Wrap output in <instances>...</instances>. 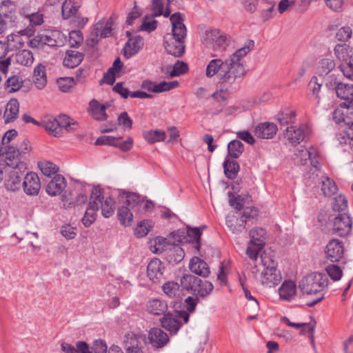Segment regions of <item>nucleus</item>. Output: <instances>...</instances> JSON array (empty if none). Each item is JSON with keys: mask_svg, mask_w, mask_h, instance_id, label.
Here are the masks:
<instances>
[{"mask_svg": "<svg viewBox=\"0 0 353 353\" xmlns=\"http://www.w3.org/2000/svg\"><path fill=\"white\" fill-rule=\"evenodd\" d=\"M143 137L148 143L152 144L164 141L166 134L164 131L159 130H148L143 132Z\"/></svg>", "mask_w": 353, "mask_h": 353, "instance_id": "nucleus-45", "label": "nucleus"}, {"mask_svg": "<svg viewBox=\"0 0 353 353\" xmlns=\"http://www.w3.org/2000/svg\"><path fill=\"white\" fill-rule=\"evenodd\" d=\"M96 145H109L119 148L123 151L130 150L133 145V141L131 138H128L125 141L118 143V140L114 137L109 136H102L99 137L96 142Z\"/></svg>", "mask_w": 353, "mask_h": 353, "instance_id": "nucleus-21", "label": "nucleus"}, {"mask_svg": "<svg viewBox=\"0 0 353 353\" xmlns=\"http://www.w3.org/2000/svg\"><path fill=\"white\" fill-rule=\"evenodd\" d=\"M83 54L76 50H68L63 59V65L69 68L78 66L83 59Z\"/></svg>", "mask_w": 353, "mask_h": 353, "instance_id": "nucleus-36", "label": "nucleus"}, {"mask_svg": "<svg viewBox=\"0 0 353 353\" xmlns=\"http://www.w3.org/2000/svg\"><path fill=\"white\" fill-rule=\"evenodd\" d=\"M263 245H258L257 243L250 241L248 243L245 254L252 261H256L259 254V252L263 248Z\"/></svg>", "mask_w": 353, "mask_h": 353, "instance_id": "nucleus-58", "label": "nucleus"}, {"mask_svg": "<svg viewBox=\"0 0 353 353\" xmlns=\"http://www.w3.org/2000/svg\"><path fill=\"white\" fill-rule=\"evenodd\" d=\"M168 4L169 3H168L165 10L163 11V0H152L151 10L152 12V17H159L161 15H163L165 17H168L169 16L171 17V10L168 7Z\"/></svg>", "mask_w": 353, "mask_h": 353, "instance_id": "nucleus-44", "label": "nucleus"}, {"mask_svg": "<svg viewBox=\"0 0 353 353\" xmlns=\"http://www.w3.org/2000/svg\"><path fill=\"white\" fill-rule=\"evenodd\" d=\"M281 321L290 327H293L296 329L301 330V333H304L305 332H307L310 334H312L314 332V325H311L310 323H292L291 322L288 318L283 316L281 319Z\"/></svg>", "mask_w": 353, "mask_h": 353, "instance_id": "nucleus-56", "label": "nucleus"}, {"mask_svg": "<svg viewBox=\"0 0 353 353\" xmlns=\"http://www.w3.org/2000/svg\"><path fill=\"white\" fill-rule=\"evenodd\" d=\"M316 176L319 186L324 196H331L337 192L338 187L333 179L324 175L319 177V175L316 174Z\"/></svg>", "mask_w": 353, "mask_h": 353, "instance_id": "nucleus-24", "label": "nucleus"}, {"mask_svg": "<svg viewBox=\"0 0 353 353\" xmlns=\"http://www.w3.org/2000/svg\"><path fill=\"white\" fill-rule=\"evenodd\" d=\"M336 58L342 63L348 62L350 59V46L345 43L337 44L334 49Z\"/></svg>", "mask_w": 353, "mask_h": 353, "instance_id": "nucleus-51", "label": "nucleus"}, {"mask_svg": "<svg viewBox=\"0 0 353 353\" xmlns=\"http://www.w3.org/2000/svg\"><path fill=\"white\" fill-rule=\"evenodd\" d=\"M190 270L199 276L207 277L210 274L208 265L199 257H193L190 262Z\"/></svg>", "mask_w": 353, "mask_h": 353, "instance_id": "nucleus-31", "label": "nucleus"}, {"mask_svg": "<svg viewBox=\"0 0 353 353\" xmlns=\"http://www.w3.org/2000/svg\"><path fill=\"white\" fill-rule=\"evenodd\" d=\"M183 238H185L184 232L180 230L172 232L168 239L157 236L154 239L153 243H152L150 250L157 254L168 252L173 240H176L177 242H181Z\"/></svg>", "mask_w": 353, "mask_h": 353, "instance_id": "nucleus-8", "label": "nucleus"}, {"mask_svg": "<svg viewBox=\"0 0 353 353\" xmlns=\"http://www.w3.org/2000/svg\"><path fill=\"white\" fill-rule=\"evenodd\" d=\"M198 283V286L194 289V294L201 297H205L212 292L213 290V285L212 283L208 281H202L201 279L200 282Z\"/></svg>", "mask_w": 353, "mask_h": 353, "instance_id": "nucleus-54", "label": "nucleus"}, {"mask_svg": "<svg viewBox=\"0 0 353 353\" xmlns=\"http://www.w3.org/2000/svg\"><path fill=\"white\" fill-rule=\"evenodd\" d=\"M165 267L157 258L152 259L147 266V275L153 282L159 281L163 276Z\"/></svg>", "mask_w": 353, "mask_h": 353, "instance_id": "nucleus-16", "label": "nucleus"}, {"mask_svg": "<svg viewBox=\"0 0 353 353\" xmlns=\"http://www.w3.org/2000/svg\"><path fill=\"white\" fill-rule=\"evenodd\" d=\"M4 168L6 169L5 172L8 173V176L5 179L6 189L12 192L19 190L22 185L21 178L25 171L19 170L15 168L8 170L6 168Z\"/></svg>", "mask_w": 353, "mask_h": 353, "instance_id": "nucleus-14", "label": "nucleus"}, {"mask_svg": "<svg viewBox=\"0 0 353 353\" xmlns=\"http://www.w3.org/2000/svg\"><path fill=\"white\" fill-rule=\"evenodd\" d=\"M336 63L331 58H323L319 60L316 65L317 75L323 79V82L329 88L336 85Z\"/></svg>", "mask_w": 353, "mask_h": 353, "instance_id": "nucleus-5", "label": "nucleus"}, {"mask_svg": "<svg viewBox=\"0 0 353 353\" xmlns=\"http://www.w3.org/2000/svg\"><path fill=\"white\" fill-rule=\"evenodd\" d=\"M57 121L59 124V126L61 127V134H62L63 128L68 132H72L76 130L79 125L75 121L65 114L60 115Z\"/></svg>", "mask_w": 353, "mask_h": 353, "instance_id": "nucleus-48", "label": "nucleus"}, {"mask_svg": "<svg viewBox=\"0 0 353 353\" xmlns=\"http://www.w3.org/2000/svg\"><path fill=\"white\" fill-rule=\"evenodd\" d=\"M14 59L17 63L24 66H30L34 62L33 54L29 50L18 51L15 54Z\"/></svg>", "mask_w": 353, "mask_h": 353, "instance_id": "nucleus-42", "label": "nucleus"}, {"mask_svg": "<svg viewBox=\"0 0 353 353\" xmlns=\"http://www.w3.org/2000/svg\"><path fill=\"white\" fill-rule=\"evenodd\" d=\"M226 225L232 233L239 234L245 228V219H241L238 212L229 214L226 216Z\"/></svg>", "mask_w": 353, "mask_h": 353, "instance_id": "nucleus-23", "label": "nucleus"}, {"mask_svg": "<svg viewBox=\"0 0 353 353\" xmlns=\"http://www.w3.org/2000/svg\"><path fill=\"white\" fill-rule=\"evenodd\" d=\"M30 46L33 48H40L44 45L49 46H56L57 41L55 39V32L52 31H45L37 34L30 41Z\"/></svg>", "mask_w": 353, "mask_h": 353, "instance_id": "nucleus-17", "label": "nucleus"}, {"mask_svg": "<svg viewBox=\"0 0 353 353\" xmlns=\"http://www.w3.org/2000/svg\"><path fill=\"white\" fill-rule=\"evenodd\" d=\"M142 336L134 334L132 332H128L125 336L124 344L126 350L134 348H139V344Z\"/></svg>", "mask_w": 353, "mask_h": 353, "instance_id": "nucleus-55", "label": "nucleus"}, {"mask_svg": "<svg viewBox=\"0 0 353 353\" xmlns=\"http://www.w3.org/2000/svg\"><path fill=\"white\" fill-rule=\"evenodd\" d=\"M94 196H99L97 200L98 210L101 209V214L105 218L112 216L115 209V201L111 196L105 197L101 188H95L92 190L90 198L93 200Z\"/></svg>", "mask_w": 353, "mask_h": 353, "instance_id": "nucleus-7", "label": "nucleus"}, {"mask_svg": "<svg viewBox=\"0 0 353 353\" xmlns=\"http://www.w3.org/2000/svg\"><path fill=\"white\" fill-rule=\"evenodd\" d=\"M325 255L331 262H339L344 255L343 243L336 239H331L325 246Z\"/></svg>", "mask_w": 353, "mask_h": 353, "instance_id": "nucleus-9", "label": "nucleus"}, {"mask_svg": "<svg viewBox=\"0 0 353 353\" xmlns=\"http://www.w3.org/2000/svg\"><path fill=\"white\" fill-rule=\"evenodd\" d=\"M339 68L345 77L353 80V53L350 55L348 62L341 63Z\"/></svg>", "mask_w": 353, "mask_h": 353, "instance_id": "nucleus-61", "label": "nucleus"}, {"mask_svg": "<svg viewBox=\"0 0 353 353\" xmlns=\"http://www.w3.org/2000/svg\"><path fill=\"white\" fill-rule=\"evenodd\" d=\"M172 23V33L164 37L165 48L168 53L175 57H181L185 52L184 40L187 29L180 12H175L170 17Z\"/></svg>", "mask_w": 353, "mask_h": 353, "instance_id": "nucleus-2", "label": "nucleus"}, {"mask_svg": "<svg viewBox=\"0 0 353 353\" xmlns=\"http://www.w3.org/2000/svg\"><path fill=\"white\" fill-rule=\"evenodd\" d=\"M38 165L41 172L48 177L56 174L59 170V168L50 161L39 162Z\"/></svg>", "mask_w": 353, "mask_h": 353, "instance_id": "nucleus-59", "label": "nucleus"}, {"mask_svg": "<svg viewBox=\"0 0 353 353\" xmlns=\"http://www.w3.org/2000/svg\"><path fill=\"white\" fill-rule=\"evenodd\" d=\"M176 241L173 240L167 252V257L170 263H178L183 260L185 256L183 249L179 244L175 243Z\"/></svg>", "mask_w": 353, "mask_h": 353, "instance_id": "nucleus-34", "label": "nucleus"}, {"mask_svg": "<svg viewBox=\"0 0 353 353\" xmlns=\"http://www.w3.org/2000/svg\"><path fill=\"white\" fill-rule=\"evenodd\" d=\"M67 182L64 176L61 174H56L46 186V192L50 196L60 194L65 188Z\"/></svg>", "mask_w": 353, "mask_h": 353, "instance_id": "nucleus-22", "label": "nucleus"}, {"mask_svg": "<svg viewBox=\"0 0 353 353\" xmlns=\"http://www.w3.org/2000/svg\"><path fill=\"white\" fill-rule=\"evenodd\" d=\"M277 126L274 123L265 122L259 123L254 129V134L261 139H271L276 133Z\"/></svg>", "mask_w": 353, "mask_h": 353, "instance_id": "nucleus-25", "label": "nucleus"}, {"mask_svg": "<svg viewBox=\"0 0 353 353\" xmlns=\"http://www.w3.org/2000/svg\"><path fill=\"white\" fill-rule=\"evenodd\" d=\"M108 105L100 104L97 100L92 99L90 102V109L92 117L98 121H104L108 116L105 110Z\"/></svg>", "mask_w": 353, "mask_h": 353, "instance_id": "nucleus-37", "label": "nucleus"}, {"mask_svg": "<svg viewBox=\"0 0 353 353\" xmlns=\"http://www.w3.org/2000/svg\"><path fill=\"white\" fill-rule=\"evenodd\" d=\"M163 292L171 298H174L180 295V285L178 283L168 281L162 286Z\"/></svg>", "mask_w": 353, "mask_h": 353, "instance_id": "nucleus-57", "label": "nucleus"}, {"mask_svg": "<svg viewBox=\"0 0 353 353\" xmlns=\"http://www.w3.org/2000/svg\"><path fill=\"white\" fill-rule=\"evenodd\" d=\"M148 339L152 346L160 348L169 342L168 335L158 327L152 328L148 333Z\"/></svg>", "mask_w": 353, "mask_h": 353, "instance_id": "nucleus-20", "label": "nucleus"}, {"mask_svg": "<svg viewBox=\"0 0 353 353\" xmlns=\"http://www.w3.org/2000/svg\"><path fill=\"white\" fill-rule=\"evenodd\" d=\"M114 19L111 17L107 21H99L94 25V30L97 35L101 37H108L112 34Z\"/></svg>", "mask_w": 353, "mask_h": 353, "instance_id": "nucleus-35", "label": "nucleus"}, {"mask_svg": "<svg viewBox=\"0 0 353 353\" xmlns=\"http://www.w3.org/2000/svg\"><path fill=\"white\" fill-rule=\"evenodd\" d=\"M120 196L123 199V203L131 208L142 203L140 196L134 192H123L120 194Z\"/></svg>", "mask_w": 353, "mask_h": 353, "instance_id": "nucleus-53", "label": "nucleus"}, {"mask_svg": "<svg viewBox=\"0 0 353 353\" xmlns=\"http://www.w3.org/2000/svg\"><path fill=\"white\" fill-rule=\"evenodd\" d=\"M228 155L237 159L244 151V145L239 140H232L228 145Z\"/></svg>", "mask_w": 353, "mask_h": 353, "instance_id": "nucleus-52", "label": "nucleus"}, {"mask_svg": "<svg viewBox=\"0 0 353 353\" xmlns=\"http://www.w3.org/2000/svg\"><path fill=\"white\" fill-rule=\"evenodd\" d=\"M327 276L322 273L314 272L304 276L299 283L301 291L307 295H315V299L307 302L308 307H312L324 299L322 291L327 286Z\"/></svg>", "mask_w": 353, "mask_h": 353, "instance_id": "nucleus-3", "label": "nucleus"}, {"mask_svg": "<svg viewBox=\"0 0 353 353\" xmlns=\"http://www.w3.org/2000/svg\"><path fill=\"white\" fill-rule=\"evenodd\" d=\"M250 239L251 241L256 243L258 245H265L267 240V232L265 229L259 227L252 228L250 231Z\"/></svg>", "mask_w": 353, "mask_h": 353, "instance_id": "nucleus-43", "label": "nucleus"}, {"mask_svg": "<svg viewBox=\"0 0 353 353\" xmlns=\"http://www.w3.org/2000/svg\"><path fill=\"white\" fill-rule=\"evenodd\" d=\"M117 216L121 224L125 227L129 226L133 220V214L126 206H121L118 209Z\"/></svg>", "mask_w": 353, "mask_h": 353, "instance_id": "nucleus-49", "label": "nucleus"}, {"mask_svg": "<svg viewBox=\"0 0 353 353\" xmlns=\"http://www.w3.org/2000/svg\"><path fill=\"white\" fill-rule=\"evenodd\" d=\"M19 112V103L16 99H11L6 106L3 114L5 123H10L18 118Z\"/></svg>", "mask_w": 353, "mask_h": 353, "instance_id": "nucleus-29", "label": "nucleus"}, {"mask_svg": "<svg viewBox=\"0 0 353 353\" xmlns=\"http://www.w3.org/2000/svg\"><path fill=\"white\" fill-rule=\"evenodd\" d=\"M34 83L39 89L43 88L47 83L46 67L41 63L38 64L34 70Z\"/></svg>", "mask_w": 353, "mask_h": 353, "instance_id": "nucleus-40", "label": "nucleus"}, {"mask_svg": "<svg viewBox=\"0 0 353 353\" xmlns=\"http://www.w3.org/2000/svg\"><path fill=\"white\" fill-rule=\"evenodd\" d=\"M352 225V220L347 214H340L334 219L332 231L337 236H345L350 234Z\"/></svg>", "mask_w": 353, "mask_h": 353, "instance_id": "nucleus-11", "label": "nucleus"}, {"mask_svg": "<svg viewBox=\"0 0 353 353\" xmlns=\"http://www.w3.org/2000/svg\"><path fill=\"white\" fill-rule=\"evenodd\" d=\"M261 260L263 266L261 273V283L269 288L277 285L281 281V274L276 268L277 263L265 252L261 254Z\"/></svg>", "mask_w": 353, "mask_h": 353, "instance_id": "nucleus-4", "label": "nucleus"}, {"mask_svg": "<svg viewBox=\"0 0 353 353\" xmlns=\"http://www.w3.org/2000/svg\"><path fill=\"white\" fill-rule=\"evenodd\" d=\"M202 234L201 229L199 228L190 227L187 229V238L186 241H188L192 244L193 248L199 251L201 248V236Z\"/></svg>", "mask_w": 353, "mask_h": 353, "instance_id": "nucleus-41", "label": "nucleus"}, {"mask_svg": "<svg viewBox=\"0 0 353 353\" xmlns=\"http://www.w3.org/2000/svg\"><path fill=\"white\" fill-rule=\"evenodd\" d=\"M25 20L28 23V25L25 29L21 30L19 33L28 37L32 36L36 31V27L41 26L44 21L43 15L39 12H34Z\"/></svg>", "mask_w": 353, "mask_h": 353, "instance_id": "nucleus-18", "label": "nucleus"}, {"mask_svg": "<svg viewBox=\"0 0 353 353\" xmlns=\"http://www.w3.org/2000/svg\"><path fill=\"white\" fill-rule=\"evenodd\" d=\"M22 186L24 192L27 195L36 196L39 194L41 188L39 177L34 172H29L24 176Z\"/></svg>", "mask_w": 353, "mask_h": 353, "instance_id": "nucleus-13", "label": "nucleus"}, {"mask_svg": "<svg viewBox=\"0 0 353 353\" xmlns=\"http://www.w3.org/2000/svg\"><path fill=\"white\" fill-rule=\"evenodd\" d=\"M296 114L293 110H285L277 115V121L282 125H285L295 122Z\"/></svg>", "mask_w": 353, "mask_h": 353, "instance_id": "nucleus-60", "label": "nucleus"}, {"mask_svg": "<svg viewBox=\"0 0 353 353\" xmlns=\"http://www.w3.org/2000/svg\"><path fill=\"white\" fill-rule=\"evenodd\" d=\"M167 310L168 304L165 301L161 299H151L146 304V311L153 315L159 316L163 314Z\"/></svg>", "mask_w": 353, "mask_h": 353, "instance_id": "nucleus-27", "label": "nucleus"}, {"mask_svg": "<svg viewBox=\"0 0 353 353\" xmlns=\"http://www.w3.org/2000/svg\"><path fill=\"white\" fill-rule=\"evenodd\" d=\"M223 168L226 177L233 179L239 172V165L236 161L225 159L223 163Z\"/></svg>", "mask_w": 353, "mask_h": 353, "instance_id": "nucleus-47", "label": "nucleus"}, {"mask_svg": "<svg viewBox=\"0 0 353 353\" xmlns=\"http://www.w3.org/2000/svg\"><path fill=\"white\" fill-rule=\"evenodd\" d=\"M107 347L101 344L99 352L90 350L89 345L84 341H78L77 343V353H106Z\"/></svg>", "mask_w": 353, "mask_h": 353, "instance_id": "nucleus-63", "label": "nucleus"}, {"mask_svg": "<svg viewBox=\"0 0 353 353\" xmlns=\"http://www.w3.org/2000/svg\"><path fill=\"white\" fill-rule=\"evenodd\" d=\"M188 70V64L183 61H177L169 72L170 77H178L185 74Z\"/></svg>", "mask_w": 353, "mask_h": 353, "instance_id": "nucleus-62", "label": "nucleus"}, {"mask_svg": "<svg viewBox=\"0 0 353 353\" xmlns=\"http://www.w3.org/2000/svg\"><path fill=\"white\" fill-rule=\"evenodd\" d=\"M161 323L163 327L173 334H176L181 326L179 320L170 314L165 315L161 319Z\"/></svg>", "mask_w": 353, "mask_h": 353, "instance_id": "nucleus-38", "label": "nucleus"}, {"mask_svg": "<svg viewBox=\"0 0 353 353\" xmlns=\"http://www.w3.org/2000/svg\"><path fill=\"white\" fill-rule=\"evenodd\" d=\"M308 133V129L306 126L288 127L284 132V137L293 145H296L303 141Z\"/></svg>", "mask_w": 353, "mask_h": 353, "instance_id": "nucleus-15", "label": "nucleus"}, {"mask_svg": "<svg viewBox=\"0 0 353 353\" xmlns=\"http://www.w3.org/2000/svg\"><path fill=\"white\" fill-rule=\"evenodd\" d=\"M200 279L192 274H185L181 279V285L182 288L188 291H191L193 294L194 289L198 286Z\"/></svg>", "mask_w": 353, "mask_h": 353, "instance_id": "nucleus-46", "label": "nucleus"}, {"mask_svg": "<svg viewBox=\"0 0 353 353\" xmlns=\"http://www.w3.org/2000/svg\"><path fill=\"white\" fill-rule=\"evenodd\" d=\"M333 119L337 123L343 122L346 128H353V108L347 103H341L333 112Z\"/></svg>", "mask_w": 353, "mask_h": 353, "instance_id": "nucleus-10", "label": "nucleus"}, {"mask_svg": "<svg viewBox=\"0 0 353 353\" xmlns=\"http://www.w3.org/2000/svg\"><path fill=\"white\" fill-rule=\"evenodd\" d=\"M143 46V38L136 36L128 39L124 47V56L130 58L137 54Z\"/></svg>", "mask_w": 353, "mask_h": 353, "instance_id": "nucleus-28", "label": "nucleus"}, {"mask_svg": "<svg viewBox=\"0 0 353 353\" xmlns=\"http://www.w3.org/2000/svg\"><path fill=\"white\" fill-rule=\"evenodd\" d=\"M335 87L336 93L338 97L344 99L347 103L353 99V84L336 83Z\"/></svg>", "mask_w": 353, "mask_h": 353, "instance_id": "nucleus-39", "label": "nucleus"}, {"mask_svg": "<svg viewBox=\"0 0 353 353\" xmlns=\"http://www.w3.org/2000/svg\"><path fill=\"white\" fill-rule=\"evenodd\" d=\"M296 294V285L292 281H284L279 289L281 299L290 301Z\"/></svg>", "mask_w": 353, "mask_h": 353, "instance_id": "nucleus-30", "label": "nucleus"}, {"mask_svg": "<svg viewBox=\"0 0 353 353\" xmlns=\"http://www.w3.org/2000/svg\"><path fill=\"white\" fill-rule=\"evenodd\" d=\"M41 125L49 134L54 137H59L61 136V127L59 126L57 119L52 116H47L43 119Z\"/></svg>", "mask_w": 353, "mask_h": 353, "instance_id": "nucleus-33", "label": "nucleus"}, {"mask_svg": "<svg viewBox=\"0 0 353 353\" xmlns=\"http://www.w3.org/2000/svg\"><path fill=\"white\" fill-rule=\"evenodd\" d=\"M83 0H65L62 5V16L64 19L71 17L80 18L79 10L82 6Z\"/></svg>", "mask_w": 353, "mask_h": 353, "instance_id": "nucleus-19", "label": "nucleus"}, {"mask_svg": "<svg viewBox=\"0 0 353 353\" xmlns=\"http://www.w3.org/2000/svg\"><path fill=\"white\" fill-rule=\"evenodd\" d=\"M296 155L300 157L301 164L305 165L309 160L314 172L319 170V163L317 161V152L315 148L311 147L309 149L302 150Z\"/></svg>", "mask_w": 353, "mask_h": 353, "instance_id": "nucleus-26", "label": "nucleus"}, {"mask_svg": "<svg viewBox=\"0 0 353 353\" xmlns=\"http://www.w3.org/2000/svg\"><path fill=\"white\" fill-rule=\"evenodd\" d=\"M241 285L242 286V288L243 290L246 299H248L251 303L250 304L246 305V310L250 312H256L259 310V304L257 300L252 296L250 292L248 290V289L245 287L244 283L240 279Z\"/></svg>", "mask_w": 353, "mask_h": 353, "instance_id": "nucleus-50", "label": "nucleus"}, {"mask_svg": "<svg viewBox=\"0 0 353 353\" xmlns=\"http://www.w3.org/2000/svg\"><path fill=\"white\" fill-rule=\"evenodd\" d=\"M97 197L99 198V196H94L93 200L90 198L89 206L82 219V223L85 227L90 226L96 220L98 207L95 200L97 199Z\"/></svg>", "mask_w": 353, "mask_h": 353, "instance_id": "nucleus-32", "label": "nucleus"}, {"mask_svg": "<svg viewBox=\"0 0 353 353\" xmlns=\"http://www.w3.org/2000/svg\"><path fill=\"white\" fill-rule=\"evenodd\" d=\"M19 150L14 146H0V162L12 168L26 171V163L21 161Z\"/></svg>", "mask_w": 353, "mask_h": 353, "instance_id": "nucleus-6", "label": "nucleus"}, {"mask_svg": "<svg viewBox=\"0 0 353 353\" xmlns=\"http://www.w3.org/2000/svg\"><path fill=\"white\" fill-rule=\"evenodd\" d=\"M337 137L341 144L348 143L353 148V128H345Z\"/></svg>", "mask_w": 353, "mask_h": 353, "instance_id": "nucleus-64", "label": "nucleus"}, {"mask_svg": "<svg viewBox=\"0 0 353 353\" xmlns=\"http://www.w3.org/2000/svg\"><path fill=\"white\" fill-rule=\"evenodd\" d=\"M205 41L212 48H225L229 44L230 38L225 33L218 29H212L206 32Z\"/></svg>", "mask_w": 353, "mask_h": 353, "instance_id": "nucleus-12", "label": "nucleus"}, {"mask_svg": "<svg viewBox=\"0 0 353 353\" xmlns=\"http://www.w3.org/2000/svg\"><path fill=\"white\" fill-rule=\"evenodd\" d=\"M254 47V41L247 40L244 46L236 50L228 59L211 60L205 70V75L212 78L216 75L218 83L223 88H230L239 83L245 74V69L242 59Z\"/></svg>", "mask_w": 353, "mask_h": 353, "instance_id": "nucleus-1", "label": "nucleus"}]
</instances>
